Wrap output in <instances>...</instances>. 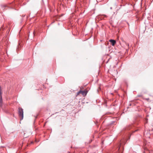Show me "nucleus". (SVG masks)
Segmentation results:
<instances>
[{
  "mask_svg": "<svg viewBox=\"0 0 153 153\" xmlns=\"http://www.w3.org/2000/svg\"><path fill=\"white\" fill-rule=\"evenodd\" d=\"M18 114L21 120H22L23 118V111L22 108H19Z\"/></svg>",
  "mask_w": 153,
  "mask_h": 153,
  "instance_id": "nucleus-1",
  "label": "nucleus"
},
{
  "mask_svg": "<svg viewBox=\"0 0 153 153\" xmlns=\"http://www.w3.org/2000/svg\"><path fill=\"white\" fill-rule=\"evenodd\" d=\"M80 94H82V95L83 96H85L87 94V92L85 91H80L77 92V95H79Z\"/></svg>",
  "mask_w": 153,
  "mask_h": 153,
  "instance_id": "nucleus-2",
  "label": "nucleus"
},
{
  "mask_svg": "<svg viewBox=\"0 0 153 153\" xmlns=\"http://www.w3.org/2000/svg\"><path fill=\"white\" fill-rule=\"evenodd\" d=\"M1 94V87L0 86V106H1L2 105V100Z\"/></svg>",
  "mask_w": 153,
  "mask_h": 153,
  "instance_id": "nucleus-3",
  "label": "nucleus"
},
{
  "mask_svg": "<svg viewBox=\"0 0 153 153\" xmlns=\"http://www.w3.org/2000/svg\"><path fill=\"white\" fill-rule=\"evenodd\" d=\"M109 42L111 43V45L114 46L116 43V41L115 40L113 39H110L109 40Z\"/></svg>",
  "mask_w": 153,
  "mask_h": 153,
  "instance_id": "nucleus-4",
  "label": "nucleus"
},
{
  "mask_svg": "<svg viewBox=\"0 0 153 153\" xmlns=\"http://www.w3.org/2000/svg\"><path fill=\"white\" fill-rule=\"evenodd\" d=\"M125 45H123V47L125 48H128L129 47V44L127 43H126V42L125 41L123 42V43Z\"/></svg>",
  "mask_w": 153,
  "mask_h": 153,
  "instance_id": "nucleus-5",
  "label": "nucleus"
}]
</instances>
